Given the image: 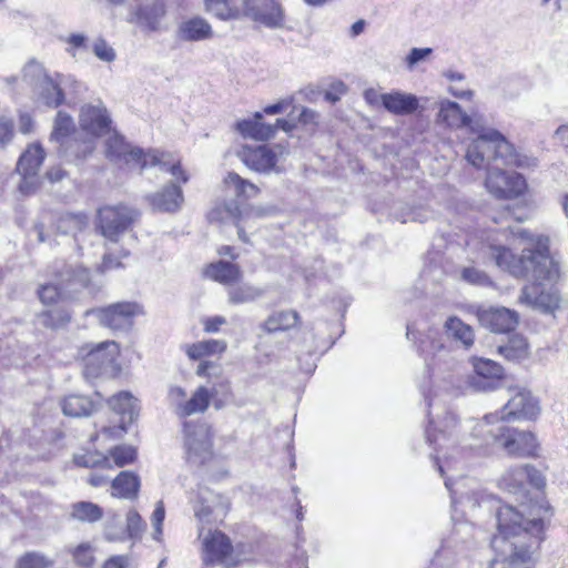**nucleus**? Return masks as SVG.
I'll return each mask as SVG.
<instances>
[{
  "label": "nucleus",
  "mask_w": 568,
  "mask_h": 568,
  "mask_svg": "<svg viewBox=\"0 0 568 568\" xmlns=\"http://www.w3.org/2000/svg\"><path fill=\"white\" fill-rule=\"evenodd\" d=\"M426 400L429 407L426 437L436 452L433 457L434 465L442 476L444 475L443 459L448 463L465 449H480L490 444H499L504 424L498 413L487 414L480 420H466L460 426L463 435L458 436L456 433L458 422L455 414L436 407L430 395H426Z\"/></svg>",
  "instance_id": "f257e3e1"
},
{
  "label": "nucleus",
  "mask_w": 568,
  "mask_h": 568,
  "mask_svg": "<svg viewBox=\"0 0 568 568\" xmlns=\"http://www.w3.org/2000/svg\"><path fill=\"white\" fill-rule=\"evenodd\" d=\"M487 255L500 270L535 282L521 290L520 303L544 312L559 307L558 294L540 288L544 282H554L559 277V266L549 253L547 237L538 236L532 246L524 248L519 256L503 245H489Z\"/></svg>",
  "instance_id": "f03ea898"
},
{
  "label": "nucleus",
  "mask_w": 568,
  "mask_h": 568,
  "mask_svg": "<svg viewBox=\"0 0 568 568\" xmlns=\"http://www.w3.org/2000/svg\"><path fill=\"white\" fill-rule=\"evenodd\" d=\"M464 128L476 134L468 143L465 154V159L474 168L488 165L491 160L520 164L515 146L498 130L487 126L484 115L466 113Z\"/></svg>",
  "instance_id": "7ed1b4c3"
},
{
  "label": "nucleus",
  "mask_w": 568,
  "mask_h": 568,
  "mask_svg": "<svg viewBox=\"0 0 568 568\" xmlns=\"http://www.w3.org/2000/svg\"><path fill=\"white\" fill-rule=\"evenodd\" d=\"M520 159V164L501 163L495 160L489 161L488 165L479 170H486L487 176L485 185L487 191L497 199H515L524 194L527 187L525 178L514 171H507L503 166L523 168L528 164V159L516 152Z\"/></svg>",
  "instance_id": "20e7f679"
},
{
  "label": "nucleus",
  "mask_w": 568,
  "mask_h": 568,
  "mask_svg": "<svg viewBox=\"0 0 568 568\" xmlns=\"http://www.w3.org/2000/svg\"><path fill=\"white\" fill-rule=\"evenodd\" d=\"M22 81L30 88L32 99L49 108H58L64 100L60 83L51 78L43 65L30 60L22 70Z\"/></svg>",
  "instance_id": "39448f33"
},
{
  "label": "nucleus",
  "mask_w": 568,
  "mask_h": 568,
  "mask_svg": "<svg viewBox=\"0 0 568 568\" xmlns=\"http://www.w3.org/2000/svg\"><path fill=\"white\" fill-rule=\"evenodd\" d=\"M139 217L140 212L133 206L125 204L105 205L98 210L97 230L106 241L118 243Z\"/></svg>",
  "instance_id": "423d86ee"
},
{
  "label": "nucleus",
  "mask_w": 568,
  "mask_h": 568,
  "mask_svg": "<svg viewBox=\"0 0 568 568\" xmlns=\"http://www.w3.org/2000/svg\"><path fill=\"white\" fill-rule=\"evenodd\" d=\"M120 346L114 341L97 344L83 356V376L91 381L98 377L114 378L121 372Z\"/></svg>",
  "instance_id": "0eeeda50"
},
{
  "label": "nucleus",
  "mask_w": 568,
  "mask_h": 568,
  "mask_svg": "<svg viewBox=\"0 0 568 568\" xmlns=\"http://www.w3.org/2000/svg\"><path fill=\"white\" fill-rule=\"evenodd\" d=\"M230 509L231 501L226 496L201 488L194 506V516L201 525L200 532H222L220 527Z\"/></svg>",
  "instance_id": "6e6552de"
},
{
  "label": "nucleus",
  "mask_w": 568,
  "mask_h": 568,
  "mask_svg": "<svg viewBox=\"0 0 568 568\" xmlns=\"http://www.w3.org/2000/svg\"><path fill=\"white\" fill-rule=\"evenodd\" d=\"M220 387L224 393L230 390V381L224 378L211 388L199 386L190 398H186V390L181 386H173L169 390V398L174 406L179 417H187L195 414H203L210 406L211 400L219 393Z\"/></svg>",
  "instance_id": "1a4fd4ad"
},
{
  "label": "nucleus",
  "mask_w": 568,
  "mask_h": 568,
  "mask_svg": "<svg viewBox=\"0 0 568 568\" xmlns=\"http://www.w3.org/2000/svg\"><path fill=\"white\" fill-rule=\"evenodd\" d=\"M288 153L290 152L285 145L277 143L273 145L263 144L257 146L244 145L237 152V155L250 170L258 173L271 174L282 172V164L286 160Z\"/></svg>",
  "instance_id": "9d476101"
},
{
  "label": "nucleus",
  "mask_w": 568,
  "mask_h": 568,
  "mask_svg": "<svg viewBox=\"0 0 568 568\" xmlns=\"http://www.w3.org/2000/svg\"><path fill=\"white\" fill-rule=\"evenodd\" d=\"M142 313V306L135 302H119L87 310L84 316L93 317L101 326L114 333H126L133 327L134 318Z\"/></svg>",
  "instance_id": "9b49d317"
},
{
  "label": "nucleus",
  "mask_w": 568,
  "mask_h": 568,
  "mask_svg": "<svg viewBox=\"0 0 568 568\" xmlns=\"http://www.w3.org/2000/svg\"><path fill=\"white\" fill-rule=\"evenodd\" d=\"M184 452L187 463L196 466L213 458V432L206 423H184Z\"/></svg>",
  "instance_id": "f8f14e48"
},
{
  "label": "nucleus",
  "mask_w": 568,
  "mask_h": 568,
  "mask_svg": "<svg viewBox=\"0 0 568 568\" xmlns=\"http://www.w3.org/2000/svg\"><path fill=\"white\" fill-rule=\"evenodd\" d=\"M112 124L111 115L101 100L95 103L83 104L79 113V125L90 139L83 142L81 154L85 156L94 149L93 140L110 132Z\"/></svg>",
  "instance_id": "ddd939ff"
},
{
  "label": "nucleus",
  "mask_w": 568,
  "mask_h": 568,
  "mask_svg": "<svg viewBox=\"0 0 568 568\" xmlns=\"http://www.w3.org/2000/svg\"><path fill=\"white\" fill-rule=\"evenodd\" d=\"M263 216V210L250 205L241 206L235 201L224 202L213 207L207 215L210 222L233 223L237 229L239 239L247 243L246 229H252L256 217Z\"/></svg>",
  "instance_id": "4468645a"
},
{
  "label": "nucleus",
  "mask_w": 568,
  "mask_h": 568,
  "mask_svg": "<svg viewBox=\"0 0 568 568\" xmlns=\"http://www.w3.org/2000/svg\"><path fill=\"white\" fill-rule=\"evenodd\" d=\"M498 532H541L548 529L545 518H525L523 513L509 505H503L496 510Z\"/></svg>",
  "instance_id": "2eb2a0df"
},
{
  "label": "nucleus",
  "mask_w": 568,
  "mask_h": 568,
  "mask_svg": "<svg viewBox=\"0 0 568 568\" xmlns=\"http://www.w3.org/2000/svg\"><path fill=\"white\" fill-rule=\"evenodd\" d=\"M128 256L129 251L123 248L119 252V254L105 253L102 257V263L95 270L94 275L91 274L89 268L80 265L77 266V268H73V285L77 283L88 290L90 294L97 293L102 285V282L100 281L101 274L111 270L123 267L121 258Z\"/></svg>",
  "instance_id": "dca6fc26"
},
{
  "label": "nucleus",
  "mask_w": 568,
  "mask_h": 568,
  "mask_svg": "<svg viewBox=\"0 0 568 568\" xmlns=\"http://www.w3.org/2000/svg\"><path fill=\"white\" fill-rule=\"evenodd\" d=\"M243 12L267 28H278L284 22V9L277 0H243Z\"/></svg>",
  "instance_id": "f3484780"
},
{
  "label": "nucleus",
  "mask_w": 568,
  "mask_h": 568,
  "mask_svg": "<svg viewBox=\"0 0 568 568\" xmlns=\"http://www.w3.org/2000/svg\"><path fill=\"white\" fill-rule=\"evenodd\" d=\"M143 153L144 151L141 148L131 145L116 131H113L105 141L106 159L119 165L139 166L140 162L143 161Z\"/></svg>",
  "instance_id": "a211bd4d"
},
{
  "label": "nucleus",
  "mask_w": 568,
  "mask_h": 568,
  "mask_svg": "<svg viewBox=\"0 0 568 568\" xmlns=\"http://www.w3.org/2000/svg\"><path fill=\"white\" fill-rule=\"evenodd\" d=\"M506 405L503 407L500 419L535 418L539 414L538 400L526 388L516 387Z\"/></svg>",
  "instance_id": "6ab92c4d"
},
{
  "label": "nucleus",
  "mask_w": 568,
  "mask_h": 568,
  "mask_svg": "<svg viewBox=\"0 0 568 568\" xmlns=\"http://www.w3.org/2000/svg\"><path fill=\"white\" fill-rule=\"evenodd\" d=\"M500 434L501 437L499 445H501L509 455H516L520 457H529L536 455L538 443L536 436L532 433L510 428L504 425Z\"/></svg>",
  "instance_id": "aec40b11"
},
{
  "label": "nucleus",
  "mask_w": 568,
  "mask_h": 568,
  "mask_svg": "<svg viewBox=\"0 0 568 568\" xmlns=\"http://www.w3.org/2000/svg\"><path fill=\"white\" fill-rule=\"evenodd\" d=\"M474 375L469 377V385L478 392L494 390L504 375L503 367L496 362L483 357L471 359Z\"/></svg>",
  "instance_id": "412c9836"
},
{
  "label": "nucleus",
  "mask_w": 568,
  "mask_h": 568,
  "mask_svg": "<svg viewBox=\"0 0 568 568\" xmlns=\"http://www.w3.org/2000/svg\"><path fill=\"white\" fill-rule=\"evenodd\" d=\"M239 560L227 535H207L203 540V562L233 565Z\"/></svg>",
  "instance_id": "4be33fe9"
},
{
  "label": "nucleus",
  "mask_w": 568,
  "mask_h": 568,
  "mask_svg": "<svg viewBox=\"0 0 568 568\" xmlns=\"http://www.w3.org/2000/svg\"><path fill=\"white\" fill-rule=\"evenodd\" d=\"M140 172L148 168H159L162 173H170L176 182L186 183L187 173L182 169L180 160L172 158L170 153L159 150H149L143 153V161L140 162Z\"/></svg>",
  "instance_id": "5701e85b"
},
{
  "label": "nucleus",
  "mask_w": 568,
  "mask_h": 568,
  "mask_svg": "<svg viewBox=\"0 0 568 568\" xmlns=\"http://www.w3.org/2000/svg\"><path fill=\"white\" fill-rule=\"evenodd\" d=\"M179 182L172 181L165 184L162 189L145 196V200L153 207L160 212L175 213L184 202V196Z\"/></svg>",
  "instance_id": "b1692460"
},
{
  "label": "nucleus",
  "mask_w": 568,
  "mask_h": 568,
  "mask_svg": "<svg viewBox=\"0 0 568 568\" xmlns=\"http://www.w3.org/2000/svg\"><path fill=\"white\" fill-rule=\"evenodd\" d=\"M44 158L45 152L40 143L30 144L20 155L17 163V171L23 176V182H21L19 185V189L22 193H30L28 178H33L37 175Z\"/></svg>",
  "instance_id": "393cba45"
},
{
  "label": "nucleus",
  "mask_w": 568,
  "mask_h": 568,
  "mask_svg": "<svg viewBox=\"0 0 568 568\" xmlns=\"http://www.w3.org/2000/svg\"><path fill=\"white\" fill-rule=\"evenodd\" d=\"M480 324L491 332L506 333L515 329L518 324V314L506 307H491L479 312Z\"/></svg>",
  "instance_id": "a878e982"
},
{
  "label": "nucleus",
  "mask_w": 568,
  "mask_h": 568,
  "mask_svg": "<svg viewBox=\"0 0 568 568\" xmlns=\"http://www.w3.org/2000/svg\"><path fill=\"white\" fill-rule=\"evenodd\" d=\"M212 26L202 17H192L181 21L176 29V37L184 42H200L212 39Z\"/></svg>",
  "instance_id": "bb28decb"
},
{
  "label": "nucleus",
  "mask_w": 568,
  "mask_h": 568,
  "mask_svg": "<svg viewBox=\"0 0 568 568\" xmlns=\"http://www.w3.org/2000/svg\"><path fill=\"white\" fill-rule=\"evenodd\" d=\"M165 16V6L162 1H153L151 3L139 6L131 13V22L136 23L144 30L156 31L160 29V23Z\"/></svg>",
  "instance_id": "cd10ccee"
},
{
  "label": "nucleus",
  "mask_w": 568,
  "mask_h": 568,
  "mask_svg": "<svg viewBox=\"0 0 568 568\" xmlns=\"http://www.w3.org/2000/svg\"><path fill=\"white\" fill-rule=\"evenodd\" d=\"M49 141L60 156L68 154L71 148V116L67 112L57 113Z\"/></svg>",
  "instance_id": "c85d7f7f"
},
{
  "label": "nucleus",
  "mask_w": 568,
  "mask_h": 568,
  "mask_svg": "<svg viewBox=\"0 0 568 568\" xmlns=\"http://www.w3.org/2000/svg\"><path fill=\"white\" fill-rule=\"evenodd\" d=\"M383 106L395 115H406L414 113L419 105L418 99L412 93L393 91L381 95Z\"/></svg>",
  "instance_id": "c756f323"
},
{
  "label": "nucleus",
  "mask_w": 568,
  "mask_h": 568,
  "mask_svg": "<svg viewBox=\"0 0 568 568\" xmlns=\"http://www.w3.org/2000/svg\"><path fill=\"white\" fill-rule=\"evenodd\" d=\"M236 130L244 138H250L256 141L268 140L275 134V128L272 124L263 122V115L261 112H256L252 118L236 122Z\"/></svg>",
  "instance_id": "7c9ffc66"
},
{
  "label": "nucleus",
  "mask_w": 568,
  "mask_h": 568,
  "mask_svg": "<svg viewBox=\"0 0 568 568\" xmlns=\"http://www.w3.org/2000/svg\"><path fill=\"white\" fill-rule=\"evenodd\" d=\"M206 277L223 285H231L242 278V272L236 264L226 261H217L206 266Z\"/></svg>",
  "instance_id": "2f4dec72"
},
{
  "label": "nucleus",
  "mask_w": 568,
  "mask_h": 568,
  "mask_svg": "<svg viewBox=\"0 0 568 568\" xmlns=\"http://www.w3.org/2000/svg\"><path fill=\"white\" fill-rule=\"evenodd\" d=\"M186 356L192 361H204L203 358L211 355L223 354L227 344L224 339H206L182 346Z\"/></svg>",
  "instance_id": "473e14b6"
},
{
  "label": "nucleus",
  "mask_w": 568,
  "mask_h": 568,
  "mask_svg": "<svg viewBox=\"0 0 568 568\" xmlns=\"http://www.w3.org/2000/svg\"><path fill=\"white\" fill-rule=\"evenodd\" d=\"M466 113L457 102L440 100L438 102L437 122L452 129L464 128Z\"/></svg>",
  "instance_id": "72a5a7b5"
},
{
  "label": "nucleus",
  "mask_w": 568,
  "mask_h": 568,
  "mask_svg": "<svg viewBox=\"0 0 568 568\" xmlns=\"http://www.w3.org/2000/svg\"><path fill=\"white\" fill-rule=\"evenodd\" d=\"M419 351L425 356L426 365L433 371L437 367L440 368V362H446V358L448 357V351L442 341L434 337L422 341Z\"/></svg>",
  "instance_id": "f704fd0d"
},
{
  "label": "nucleus",
  "mask_w": 568,
  "mask_h": 568,
  "mask_svg": "<svg viewBox=\"0 0 568 568\" xmlns=\"http://www.w3.org/2000/svg\"><path fill=\"white\" fill-rule=\"evenodd\" d=\"M445 331L448 337L459 342L465 348L474 344V331L471 326L456 316H450L445 322Z\"/></svg>",
  "instance_id": "c9c22d12"
},
{
  "label": "nucleus",
  "mask_w": 568,
  "mask_h": 568,
  "mask_svg": "<svg viewBox=\"0 0 568 568\" xmlns=\"http://www.w3.org/2000/svg\"><path fill=\"white\" fill-rule=\"evenodd\" d=\"M140 487V480L136 475L129 471H121L112 480L113 495L131 499L136 497Z\"/></svg>",
  "instance_id": "e433bc0d"
},
{
  "label": "nucleus",
  "mask_w": 568,
  "mask_h": 568,
  "mask_svg": "<svg viewBox=\"0 0 568 568\" xmlns=\"http://www.w3.org/2000/svg\"><path fill=\"white\" fill-rule=\"evenodd\" d=\"M110 408L128 423H132L135 417V398L129 392H120L109 398Z\"/></svg>",
  "instance_id": "4c0bfd02"
},
{
  "label": "nucleus",
  "mask_w": 568,
  "mask_h": 568,
  "mask_svg": "<svg viewBox=\"0 0 568 568\" xmlns=\"http://www.w3.org/2000/svg\"><path fill=\"white\" fill-rule=\"evenodd\" d=\"M453 513L452 519L458 521L459 514L465 513L467 509L473 510L479 506L478 493L459 491L458 489L452 490Z\"/></svg>",
  "instance_id": "58836bf2"
},
{
  "label": "nucleus",
  "mask_w": 568,
  "mask_h": 568,
  "mask_svg": "<svg viewBox=\"0 0 568 568\" xmlns=\"http://www.w3.org/2000/svg\"><path fill=\"white\" fill-rule=\"evenodd\" d=\"M298 314L294 311H281L272 314L264 322V329L268 333L286 331L294 327L297 323Z\"/></svg>",
  "instance_id": "ea45409f"
},
{
  "label": "nucleus",
  "mask_w": 568,
  "mask_h": 568,
  "mask_svg": "<svg viewBox=\"0 0 568 568\" xmlns=\"http://www.w3.org/2000/svg\"><path fill=\"white\" fill-rule=\"evenodd\" d=\"M500 354L509 361H521L528 357L529 346L523 335H513L507 344L499 347Z\"/></svg>",
  "instance_id": "a19ab883"
},
{
  "label": "nucleus",
  "mask_w": 568,
  "mask_h": 568,
  "mask_svg": "<svg viewBox=\"0 0 568 568\" xmlns=\"http://www.w3.org/2000/svg\"><path fill=\"white\" fill-rule=\"evenodd\" d=\"M229 302L231 304H245L256 301L263 295V290L254 285L244 283L231 287L227 292Z\"/></svg>",
  "instance_id": "79ce46f5"
},
{
  "label": "nucleus",
  "mask_w": 568,
  "mask_h": 568,
  "mask_svg": "<svg viewBox=\"0 0 568 568\" xmlns=\"http://www.w3.org/2000/svg\"><path fill=\"white\" fill-rule=\"evenodd\" d=\"M205 10L220 20L236 19L240 10L229 0H204Z\"/></svg>",
  "instance_id": "37998d69"
},
{
  "label": "nucleus",
  "mask_w": 568,
  "mask_h": 568,
  "mask_svg": "<svg viewBox=\"0 0 568 568\" xmlns=\"http://www.w3.org/2000/svg\"><path fill=\"white\" fill-rule=\"evenodd\" d=\"M224 183L234 190L237 196L253 197L258 193V189L252 182L242 179L237 173L231 172L224 179Z\"/></svg>",
  "instance_id": "c03bdc74"
},
{
  "label": "nucleus",
  "mask_w": 568,
  "mask_h": 568,
  "mask_svg": "<svg viewBox=\"0 0 568 568\" xmlns=\"http://www.w3.org/2000/svg\"><path fill=\"white\" fill-rule=\"evenodd\" d=\"M73 464L87 468H111V462L106 455L99 452H88L73 456Z\"/></svg>",
  "instance_id": "a18cd8bd"
},
{
  "label": "nucleus",
  "mask_w": 568,
  "mask_h": 568,
  "mask_svg": "<svg viewBox=\"0 0 568 568\" xmlns=\"http://www.w3.org/2000/svg\"><path fill=\"white\" fill-rule=\"evenodd\" d=\"M102 509L90 501H79L73 504V518H77L81 521L93 523L102 517Z\"/></svg>",
  "instance_id": "49530a36"
},
{
  "label": "nucleus",
  "mask_w": 568,
  "mask_h": 568,
  "mask_svg": "<svg viewBox=\"0 0 568 568\" xmlns=\"http://www.w3.org/2000/svg\"><path fill=\"white\" fill-rule=\"evenodd\" d=\"M116 467H124L132 464L136 458V449L131 445H118L109 450L106 455Z\"/></svg>",
  "instance_id": "de8ad7c7"
},
{
  "label": "nucleus",
  "mask_w": 568,
  "mask_h": 568,
  "mask_svg": "<svg viewBox=\"0 0 568 568\" xmlns=\"http://www.w3.org/2000/svg\"><path fill=\"white\" fill-rule=\"evenodd\" d=\"M17 568H52L53 561L40 552L28 551L16 564Z\"/></svg>",
  "instance_id": "09e8293b"
},
{
  "label": "nucleus",
  "mask_w": 568,
  "mask_h": 568,
  "mask_svg": "<svg viewBox=\"0 0 568 568\" xmlns=\"http://www.w3.org/2000/svg\"><path fill=\"white\" fill-rule=\"evenodd\" d=\"M526 478H520L517 475V467L509 469L505 473L500 479V485L509 493L514 495L523 494L526 491L525 488Z\"/></svg>",
  "instance_id": "8fccbe9b"
},
{
  "label": "nucleus",
  "mask_w": 568,
  "mask_h": 568,
  "mask_svg": "<svg viewBox=\"0 0 568 568\" xmlns=\"http://www.w3.org/2000/svg\"><path fill=\"white\" fill-rule=\"evenodd\" d=\"M517 475L520 478H526V481H528L535 488L540 489L546 485L545 476L540 470L531 465L517 467Z\"/></svg>",
  "instance_id": "3c124183"
},
{
  "label": "nucleus",
  "mask_w": 568,
  "mask_h": 568,
  "mask_svg": "<svg viewBox=\"0 0 568 568\" xmlns=\"http://www.w3.org/2000/svg\"><path fill=\"white\" fill-rule=\"evenodd\" d=\"M99 407V403H95L87 396H73V417H85L90 416Z\"/></svg>",
  "instance_id": "603ef678"
},
{
  "label": "nucleus",
  "mask_w": 568,
  "mask_h": 568,
  "mask_svg": "<svg viewBox=\"0 0 568 568\" xmlns=\"http://www.w3.org/2000/svg\"><path fill=\"white\" fill-rule=\"evenodd\" d=\"M73 560L85 568L94 565V550L89 544H81L73 550Z\"/></svg>",
  "instance_id": "864d4df0"
},
{
  "label": "nucleus",
  "mask_w": 568,
  "mask_h": 568,
  "mask_svg": "<svg viewBox=\"0 0 568 568\" xmlns=\"http://www.w3.org/2000/svg\"><path fill=\"white\" fill-rule=\"evenodd\" d=\"M195 374L202 378H217L222 375V366L214 361H200Z\"/></svg>",
  "instance_id": "5fc2aeb1"
},
{
  "label": "nucleus",
  "mask_w": 568,
  "mask_h": 568,
  "mask_svg": "<svg viewBox=\"0 0 568 568\" xmlns=\"http://www.w3.org/2000/svg\"><path fill=\"white\" fill-rule=\"evenodd\" d=\"M91 49L94 55L101 61L112 62L115 60L116 54L114 49L103 39H97L92 43Z\"/></svg>",
  "instance_id": "6e6d98bb"
},
{
  "label": "nucleus",
  "mask_w": 568,
  "mask_h": 568,
  "mask_svg": "<svg viewBox=\"0 0 568 568\" xmlns=\"http://www.w3.org/2000/svg\"><path fill=\"white\" fill-rule=\"evenodd\" d=\"M462 277L464 281L476 285L485 286L490 283L489 277L475 267H465L462 272Z\"/></svg>",
  "instance_id": "4d7b16f0"
},
{
  "label": "nucleus",
  "mask_w": 568,
  "mask_h": 568,
  "mask_svg": "<svg viewBox=\"0 0 568 568\" xmlns=\"http://www.w3.org/2000/svg\"><path fill=\"white\" fill-rule=\"evenodd\" d=\"M38 293L43 304L54 303L62 297V292L55 284L43 285Z\"/></svg>",
  "instance_id": "13d9d810"
},
{
  "label": "nucleus",
  "mask_w": 568,
  "mask_h": 568,
  "mask_svg": "<svg viewBox=\"0 0 568 568\" xmlns=\"http://www.w3.org/2000/svg\"><path fill=\"white\" fill-rule=\"evenodd\" d=\"M146 524L140 514L131 509L126 514V532H141L145 529Z\"/></svg>",
  "instance_id": "bf43d9fd"
},
{
  "label": "nucleus",
  "mask_w": 568,
  "mask_h": 568,
  "mask_svg": "<svg viewBox=\"0 0 568 568\" xmlns=\"http://www.w3.org/2000/svg\"><path fill=\"white\" fill-rule=\"evenodd\" d=\"M432 52L430 48H413L406 57L408 69H413L417 63L427 59Z\"/></svg>",
  "instance_id": "052dcab7"
},
{
  "label": "nucleus",
  "mask_w": 568,
  "mask_h": 568,
  "mask_svg": "<svg viewBox=\"0 0 568 568\" xmlns=\"http://www.w3.org/2000/svg\"><path fill=\"white\" fill-rule=\"evenodd\" d=\"M165 518V509L163 501H158L155 508L151 515V526L154 529V532H162L163 521Z\"/></svg>",
  "instance_id": "680f3d73"
},
{
  "label": "nucleus",
  "mask_w": 568,
  "mask_h": 568,
  "mask_svg": "<svg viewBox=\"0 0 568 568\" xmlns=\"http://www.w3.org/2000/svg\"><path fill=\"white\" fill-rule=\"evenodd\" d=\"M13 136V123L11 120L0 116V148L6 146Z\"/></svg>",
  "instance_id": "e2e57ef3"
},
{
  "label": "nucleus",
  "mask_w": 568,
  "mask_h": 568,
  "mask_svg": "<svg viewBox=\"0 0 568 568\" xmlns=\"http://www.w3.org/2000/svg\"><path fill=\"white\" fill-rule=\"evenodd\" d=\"M128 424L129 423L126 420L120 419L119 424H116V425L103 427L102 434L106 438H111V439L122 438L124 436V434L126 433Z\"/></svg>",
  "instance_id": "0e129e2a"
},
{
  "label": "nucleus",
  "mask_w": 568,
  "mask_h": 568,
  "mask_svg": "<svg viewBox=\"0 0 568 568\" xmlns=\"http://www.w3.org/2000/svg\"><path fill=\"white\" fill-rule=\"evenodd\" d=\"M448 92L458 99L469 100L473 97V91L463 83L450 84Z\"/></svg>",
  "instance_id": "69168bd1"
},
{
  "label": "nucleus",
  "mask_w": 568,
  "mask_h": 568,
  "mask_svg": "<svg viewBox=\"0 0 568 568\" xmlns=\"http://www.w3.org/2000/svg\"><path fill=\"white\" fill-rule=\"evenodd\" d=\"M129 565V557L119 555L113 556L109 560H106L103 565V568H126Z\"/></svg>",
  "instance_id": "338daca9"
},
{
  "label": "nucleus",
  "mask_w": 568,
  "mask_h": 568,
  "mask_svg": "<svg viewBox=\"0 0 568 568\" xmlns=\"http://www.w3.org/2000/svg\"><path fill=\"white\" fill-rule=\"evenodd\" d=\"M226 320L223 316L210 317L204 323V331L207 333H216L220 326L225 324Z\"/></svg>",
  "instance_id": "774afa93"
}]
</instances>
